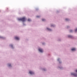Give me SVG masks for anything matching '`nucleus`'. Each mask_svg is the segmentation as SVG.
I'll use <instances>...</instances> for the list:
<instances>
[{
  "mask_svg": "<svg viewBox=\"0 0 77 77\" xmlns=\"http://www.w3.org/2000/svg\"><path fill=\"white\" fill-rule=\"evenodd\" d=\"M66 21H68V20H68V19H66Z\"/></svg>",
  "mask_w": 77,
  "mask_h": 77,
  "instance_id": "12",
  "label": "nucleus"
},
{
  "mask_svg": "<svg viewBox=\"0 0 77 77\" xmlns=\"http://www.w3.org/2000/svg\"><path fill=\"white\" fill-rule=\"evenodd\" d=\"M68 37H69L70 38H72V36L71 35H69L68 36Z\"/></svg>",
  "mask_w": 77,
  "mask_h": 77,
  "instance_id": "7",
  "label": "nucleus"
},
{
  "mask_svg": "<svg viewBox=\"0 0 77 77\" xmlns=\"http://www.w3.org/2000/svg\"><path fill=\"white\" fill-rule=\"evenodd\" d=\"M11 47H12L13 46H12V45H11Z\"/></svg>",
  "mask_w": 77,
  "mask_h": 77,
  "instance_id": "15",
  "label": "nucleus"
},
{
  "mask_svg": "<svg viewBox=\"0 0 77 77\" xmlns=\"http://www.w3.org/2000/svg\"><path fill=\"white\" fill-rule=\"evenodd\" d=\"M44 70H45V69H43Z\"/></svg>",
  "mask_w": 77,
  "mask_h": 77,
  "instance_id": "20",
  "label": "nucleus"
},
{
  "mask_svg": "<svg viewBox=\"0 0 77 77\" xmlns=\"http://www.w3.org/2000/svg\"><path fill=\"white\" fill-rule=\"evenodd\" d=\"M8 65L9 66H11V64H8Z\"/></svg>",
  "mask_w": 77,
  "mask_h": 77,
  "instance_id": "9",
  "label": "nucleus"
},
{
  "mask_svg": "<svg viewBox=\"0 0 77 77\" xmlns=\"http://www.w3.org/2000/svg\"><path fill=\"white\" fill-rule=\"evenodd\" d=\"M72 51H75V50H76V49L75 48H72Z\"/></svg>",
  "mask_w": 77,
  "mask_h": 77,
  "instance_id": "6",
  "label": "nucleus"
},
{
  "mask_svg": "<svg viewBox=\"0 0 77 77\" xmlns=\"http://www.w3.org/2000/svg\"><path fill=\"white\" fill-rule=\"evenodd\" d=\"M51 26H52V25H51Z\"/></svg>",
  "mask_w": 77,
  "mask_h": 77,
  "instance_id": "19",
  "label": "nucleus"
},
{
  "mask_svg": "<svg viewBox=\"0 0 77 77\" xmlns=\"http://www.w3.org/2000/svg\"><path fill=\"white\" fill-rule=\"evenodd\" d=\"M45 19H42V21H45Z\"/></svg>",
  "mask_w": 77,
  "mask_h": 77,
  "instance_id": "13",
  "label": "nucleus"
},
{
  "mask_svg": "<svg viewBox=\"0 0 77 77\" xmlns=\"http://www.w3.org/2000/svg\"><path fill=\"white\" fill-rule=\"evenodd\" d=\"M75 32H77V29H76L75 30Z\"/></svg>",
  "mask_w": 77,
  "mask_h": 77,
  "instance_id": "10",
  "label": "nucleus"
},
{
  "mask_svg": "<svg viewBox=\"0 0 77 77\" xmlns=\"http://www.w3.org/2000/svg\"><path fill=\"white\" fill-rule=\"evenodd\" d=\"M59 60H60L59 59H58V60L59 61Z\"/></svg>",
  "mask_w": 77,
  "mask_h": 77,
  "instance_id": "18",
  "label": "nucleus"
},
{
  "mask_svg": "<svg viewBox=\"0 0 77 77\" xmlns=\"http://www.w3.org/2000/svg\"><path fill=\"white\" fill-rule=\"evenodd\" d=\"M75 71H76V72H77V69H76V70H75Z\"/></svg>",
  "mask_w": 77,
  "mask_h": 77,
  "instance_id": "16",
  "label": "nucleus"
},
{
  "mask_svg": "<svg viewBox=\"0 0 77 77\" xmlns=\"http://www.w3.org/2000/svg\"><path fill=\"white\" fill-rule=\"evenodd\" d=\"M15 39L16 40H18V39H19V38L17 37H15Z\"/></svg>",
  "mask_w": 77,
  "mask_h": 77,
  "instance_id": "5",
  "label": "nucleus"
},
{
  "mask_svg": "<svg viewBox=\"0 0 77 77\" xmlns=\"http://www.w3.org/2000/svg\"><path fill=\"white\" fill-rule=\"evenodd\" d=\"M26 20V19L25 17H23L22 18L20 19V20L22 21L23 22H24V21H25Z\"/></svg>",
  "mask_w": 77,
  "mask_h": 77,
  "instance_id": "1",
  "label": "nucleus"
},
{
  "mask_svg": "<svg viewBox=\"0 0 77 77\" xmlns=\"http://www.w3.org/2000/svg\"><path fill=\"white\" fill-rule=\"evenodd\" d=\"M38 50L40 52H43V50L41 48H39Z\"/></svg>",
  "mask_w": 77,
  "mask_h": 77,
  "instance_id": "2",
  "label": "nucleus"
},
{
  "mask_svg": "<svg viewBox=\"0 0 77 77\" xmlns=\"http://www.w3.org/2000/svg\"><path fill=\"white\" fill-rule=\"evenodd\" d=\"M28 21H31V20H30V19H28Z\"/></svg>",
  "mask_w": 77,
  "mask_h": 77,
  "instance_id": "8",
  "label": "nucleus"
},
{
  "mask_svg": "<svg viewBox=\"0 0 77 77\" xmlns=\"http://www.w3.org/2000/svg\"><path fill=\"white\" fill-rule=\"evenodd\" d=\"M72 75H73L74 76H77V74L75 73H71Z\"/></svg>",
  "mask_w": 77,
  "mask_h": 77,
  "instance_id": "3",
  "label": "nucleus"
},
{
  "mask_svg": "<svg viewBox=\"0 0 77 77\" xmlns=\"http://www.w3.org/2000/svg\"><path fill=\"white\" fill-rule=\"evenodd\" d=\"M37 18H38V17H40V16H37Z\"/></svg>",
  "mask_w": 77,
  "mask_h": 77,
  "instance_id": "14",
  "label": "nucleus"
},
{
  "mask_svg": "<svg viewBox=\"0 0 77 77\" xmlns=\"http://www.w3.org/2000/svg\"><path fill=\"white\" fill-rule=\"evenodd\" d=\"M47 29L49 30H51V29H48V28H47Z\"/></svg>",
  "mask_w": 77,
  "mask_h": 77,
  "instance_id": "11",
  "label": "nucleus"
},
{
  "mask_svg": "<svg viewBox=\"0 0 77 77\" xmlns=\"http://www.w3.org/2000/svg\"><path fill=\"white\" fill-rule=\"evenodd\" d=\"M72 31V30H70V32H71Z\"/></svg>",
  "mask_w": 77,
  "mask_h": 77,
  "instance_id": "17",
  "label": "nucleus"
},
{
  "mask_svg": "<svg viewBox=\"0 0 77 77\" xmlns=\"http://www.w3.org/2000/svg\"><path fill=\"white\" fill-rule=\"evenodd\" d=\"M29 73H30V74H33L34 73V72H32V71H30L29 72Z\"/></svg>",
  "mask_w": 77,
  "mask_h": 77,
  "instance_id": "4",
  "label": "nucleus"
}]
</instances>
